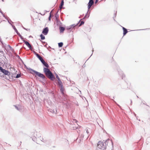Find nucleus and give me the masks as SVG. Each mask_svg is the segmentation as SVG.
Instances as JSON below:
<instances>
[{
	"label": "nucleus",
	"mask_w": 150,
	"mask_h": 150,
	"mask_svg": "<svg viewBox=\"0 0 150 150\" xmlns=\"http://www.w3.org/2000/svg\"><path fill=\"white\" fill-rule=\"evenodd\" d=\"M12 27L17 34L19 33L14 25H12Z\"/></svg>",
	"instance_id": "nucleus-17"
},
{
	"label": "nucleus",
	"mask_w": 150,
	"mask_h": 150,
	"mask_svg": "<svg viewBox=\"0 0 150 150\" xmlns=\"http://www.w3.org/2000/svg\"><path fill=\"white\" fill-rule=\"evenodd\" d=\"M7 75L9 77V79H12L13 77L12 76L13 75L11 74V73H10V74H9V75Z\"/></svg>",
	"instance_id": "nucleus-25"
},
{
	"label": "nucleus",
	"mask_w": 150,
	"mask_h": 150,
	"mask_svg": "<svg viewBox=\"0 0 150 150\" xmlns=\"http://www.w3.org/2000/svg\"><path fill=\"white\" fill-rule=\"evenodd\" d=\"M22 28H23V29H24L26 30H28L26 28H24V27H23V26H22Z\"/></svg>",
	"instance_id": "nucleus-51"
},
{
	"label": "nucleus",
	"mask_w": 150,
	"mask_h": 150,
	"mask_svg": "<svg viewBox=\"0 0 150 150\" xmlns=\"http://www.w3.org/2000/svg\"><path fill=\"white\" fill-rule=\"evenodd\" d=\"M0 71L2 72L5 75H7L10 74V72L7 70L4 69L1 66H0Z\"/></svg>",
	"instance_id": "nucleus-5"
},
{
	"label": "nucleus",
	"mask_w": 150,
	"mask_h": 150,
	"mask_svg": "<svg viewBox=\"0 0 150 150\" xmlns=\"http://www.w3.org/2000/svg\"><path fill=\"white\" fill-rule=\"evenodd\" d=\"M43 66L45 67V68H49V66L47 62H46Z\"/></svg>",
	"instance_id": "nucleus-23"
},
{
	"label": "nucleus",
	"mask_w": 150,
	"mask_h": 150,
	"mask_svg": "<svg viewBox=\"0 0 150 150\" xmlns=\"http://www.w3.org/2000/svg\"><path fill=\"white\" fill-rule=\"evenodd\" d=\"M84 135L83 134H81V137H80V140L81 139H82L84 137Z\"/></svg>",
	"instance_id": "nucleus-35"
},
{
	"label": "nucleus",
	"mask_w": 150,
	"mask_h": 150,
	"mask_svg": "<svg viewBox=\"0 0 150 150\" xmlns=\"http://www.w3.org/2000/svg\"><path fill=\"white\" fill-rule=\"evenodd\" d=\"M77 122V121L76 119H73V122Z\"/></svg>",
	"instance_id": "nucleus-43"
},
{
	"label": "nucleus",
	"mask_w": 150,
	"mask_h": 150,
	"mask_svg": "<svg viewBox=\"0 0 150 150\" xmlns=\"http://www.w3.org/2000/svg\"><path fill=\"white\" fill-rule=\"evenodd\" d=\"M55 75L56 76V78L58 80L60 79L59 77V76H58V75L57 74L55 73Z\"/></svg>",
	"instance_id": "nucleus-30"
},
{
	"label": "nucleus",
	"mask_w": 150,
	"mask_h": 150,
	"mask_svg": "<svg viewBox=\"0 0 150 150\" xmlns=\"http://www.w3.org/2000/svg\"><path fill=\"white\" fill-rule=\"evenodd\" d=\"M121 27L122 28V29L123 30V36H125L126 34L128 32L127 31V29L126 28L122 26H121Z\"/></svg>",
	"instance_id": "nucleus-10"
},
{
	"label": "nucleus",
	"mask_w": 150,
	"mask_h": 150,
	"mask_svg": "<svg viewBox=\"0 0 150 150\" xmlns=\"http://www.w3.org/2000/svg\"><path fill=\"white\" fill-rule=\"evenodd\" d=\"M42 42L43 44H45V45H44V46L45 47H46V48L48 49L49 50V48L51 49V47L50 46H49L48 47H47V42H45L42 41Z\"/></svg>",
	"instance_id": "nucleus-14"
},
{
	"label": "nucleus",
	"mask_w": 150,
	"mask_h": 150,
	"mask_svg": "<svg viewBox=\"0 0 150 150\" xmlns=\"http://www.w3.org/2000/svg\"><path fill=\"white\" fill-rule=\"evenodd\" d=\"M0 42L1 43V44L2 46H3V47H4V46H5L4 43H3V41H2V39H1V38L0 36Z\"/></svg>",
	"instance_id": "nucleus-27"
},
{
	"label": "nucleus",
	"mask_w": 150,
	"mask_h": 150,
	"mask_svg": "<svg viewBox=\"0 0 150 150\" xmlns=\"http://www.w3.org/2000/svg\"><path fill=\"white\" fill-rule=\"evenodd\" d=\"M46 62L45 61H44V62H42V64L43 65H44V64L46 63Z\"/></svg>",
	"instance_id": "nucleus-48"
},
{
	"label": "nucleus",
	"mask_w": 150,
	"mask_h": 150,
	"mask_svg": "<svg viewBox=\"0 0 150 150\" xmlns=\"http://www.w3.org/2000/svg\"><path fill=\"white\" fill-rule=\"evenodd\" d=\"M55 20L56 21L57 23L59 21V19H58V18L55 19Z\"/></svg>",
	"instance_id": "nucleus-44"
},
{
	"label": "nucleus",
	"mask_w": 150,
	"mask_h": 150,
	"mask_svg": "<svg viewBox=\"0 0 150 150\" xmlns=\"http://www.w3.org/2000/svg\"><path fill=\"white\" fill-rule=\"evenodd\" d=\"M7 20V19H9V18L8 17H6V16H5L4 17Z\"/></svg>",
	"instance_id": "nucleus-53"
},
{
	"label": "nucleus",
	"mask_w": 150,
	"mask_h": 150,
	"mask_svg": "<svg viewBox=\"0 0 150 150\" xmlns=\"http://www.w3.org/2000/svg\"><path fill=\"white\" fill-rule=\"evenodd\" d=\"M150 137H148L147 138V140H150Z\"/></svg>",
	"instance_id": "nucleus-58"
},
{
	"label": "nucleus",
	"mask_w": 150,
	"mask_h": 150,
	"mask_svg": "<svg viewBox=\"0 0 150 150\" xmlns=\"http://www.w3.org/2000/svg\"><path fill=\"white\" fill-rule=\"evenodd\" d=\"M59 29L60 33H62L63 32L65 28L63 27L60 26L59 27Z\"/></svg>",
	"instance_id": "nucleus-15"
},
{
	"label": "nucleus",
	"mask_w": 150,
	"mask_h": 150,
	"mask_svg": "<svg viewBox=\"0 0 150 150\" xmlns=\"http://www.w3.org/2000/svg\"><path fill=\"white\" fill-rule=\"evenodd\" d=\"M32 140H33V141L36 142L38 144V143H37V142L36 141V139H37V138L36 137H33L32 138Z\"/></svg>",
	"instance_id": "nucleus-32"
},
{
	"label": "nucleus",
	"mask_w": 150,
	"mask_h": 150,
	"mask_svg": "<svg viewBox=\"0 0 150 150\" xmlns=\"http://www.w3.org/2000/svg\"><path fill=\"white\" fill-rule=\"evenodd\" d=\"M51 12L50 13V15L48 17V19L49 21H50L51 20Z\"/></svg>",
	"instance_id": "nucleus-26"
},
{
	"label": "nucleus",
	"mask_w": 150,
	"mask_h": 150,
	"mask_svg": "<svg viewBox=\"0 0 150 150\" xmlns=\"http://www.w3.org/2000/svg\"><path fill=\"white\" fill-rule=\"evenodd\" d=\"M116 14H117V11H116V12H115L114 14V16L113 17V19H114V20L115 21V18H114L116 16Z\"/></svg>",
	"instance_id": "nucleus-34"
},
{
	"label": "nucleus",
	"mask_w": 150,
	"mask_h": 150,
	"mask_svg": "<svg viewBox=\"0 0 150 150\" xmlns=\"http://www.w3.org/2000/svg\"><path fill=\"white\" fill-rule=\"evenodd\" d=\"M64 5V0H62L61 1V2L60 6H59V8H60V9L62 8H65L64 7H63V6Z\"/></svg>",
	"instance_id": "nucleus-13"
},
{
	"label": "nucleus",
	"mask_w": 150,
	"mask_h": 150,
	"mask_svg": "<svg viewBox=\"0 0 150 150\" xmlns=\"http://www.w3.org/2000/svg\"><path fill=\"white\" fill-rule=\"evenodd\" d=\"M43 72L47 77L51 81H53L55 79V76L52 73L50 70L49 68H43Z\"/></svg>",
	"instance_id": "nucleus-3"
},
{
	"label": "nucleus",
	"mask_w": 150,
	"mask_h": 150,
	"mask_svg": "<svg viewBox=\"0 0 150 150\" xmlns=\"http://www.w3.org/2000/svg\"><path fill=\"white\" fill-rule=\"evenodd\" d=\"M42 63L45 61L42 58H41L40 60H39Z\"/></svg>",
	"instance_id": "nucleus-38"
},
{
	"label": "nucleus",
	"mask_w": 150,
	"mask_h": 150,
	"mask_svg": "<svg viewBox=\"0 0 150 150\" xmlns=\"http://www.w3.org/2000/svg\"><path fill=\"white\" fill-rule=\"evenodd\" d=\"M15 107V108L17 110H18L19 111H20L21 110V108H19L18 106H17L16 105H14Z\"/></svg>",
	"instance_id": "nucleus-33"
},
{
	"label": "nucleus",
	"mask_w": 150,
	"mask_h": 150,
	"mask_svg": "<svg viewBox=\"0 0 150 150\" xmlns=\"http://www.w3.org/2000/svg\"><path fill=\"white\" fill-rule=\"evenodd\" d=\"M49 32V28L48 27H46L43 29L42 33L45 35H46Z\"/></svg>",
	"instance_id": "nucleus-7"
},
{
	"label": "nucleus",
	"mask_w": 150,
	"mask_h": 150,
	"mask_svg": "<svg viewBox=\"0 0 150 150\" xmlns=\"http://www.w3.org/2000/svg\"><path fill=\"white\" fill-rule=\"evenodd\" d=\"M42 83H43V85H45V83L44 82H42Z\"/></svg>",
	"instance_id": "nucleus-63"
},
{
	"label": "nucleus",
	"mask_w": 150,
	"mask_h": 150,
	"mask_svg": "<svg viewBox=\"0 0 150 150\" xmlns=\"http://www.w3.org/2000/svg\"><path fill=\"white\" fill-rule=\"evenodd\" d=\"M117 71L119 74L121 76H122V79H123L125 77V75L123 73L122 71L120 69H117Z\"/></svg>",
	"instance_id": "nucleus-8"
},
{
	"label": "nucleus",
	"mask_w": 150,
	"mask_h": 150,
	"mask_svg": "<svg viewBox=\"0 0 150 150\" xmlns=\"http://www.w3.org/2000/svg\"><path fill=\"white\" fill-rule=\"evenodd\" d=\"M0 52L1 53H3V51H0Z\"/></svg>",
	"instance_id": "nucleus-59"
},
{
	"label": "nucleus",
	"mask_w": 150,
	"mask_h": 150,
	"mask_svg": "<svg viewBox=\"0 0 150 150\" xmlns=\"http://www.w3.org/2000/svg\"><path fill=\"white\" fill-rule=\"evenodd\" d=\"M85 130L86 131V132L87 133V134H88V135L89 134V132L88 131V129H85Z\"/></svg>",
	"instance_id": "nucleus-39"
},
{
	"label": "nucleus",
	"mask_w": 150,
	"mask_h": 150,
	"mask_svg": "<svg viewBox=\"0 0 150 150\" xmlns=\"http://www.w3.org/2000/svg\"><path fill=\"white\" fill-rule=\"evenodd\" d=\"M105 143V145L107 144L108 145V143L111 144L112 146H113V143L112 140H110L109 139H108L105 142L103 143L100 141H99L97 144V146L98 148L100 149H102L103 146H104V144Z\"/></svg>",
	"instance_id": "nucleus-4"
},
{
	"label": "nucleus",
	"mask_w": 150,
	"mask_h": 150,
	"mask_svg": "<svg viewBox=\"0 0 150 150\" xmlns=\"http://www.w3.org/2000/svg\"><path fill=\"white\" fill-rule=\"evenodd\" d=\"M40 14L41 15H43V16H44L45 15V13H40Z\"/></svg>",
	"instance_id": "nucleus-54"
},
{
	"label": "nucleus",
	"mask_w": 150,
	"mask_h": 150,
	"mask_svg": "<svg viewBox=\"0 0 150 150\" xmlns=\"http://www.w3.org/2000/svg\"><path fill=\"white\" fill-rule=\"evenodd\" d=\"M130 101H131V103H130V104L131 105H132V101L131 100H130Z\"/></svg>",
	"instance_id": "nucleus-57"
},
{
	"label": "nucleus",
	"mask_w": 150,
	"mask_h": 150,
	"mask_svg": "<svg viewBox=\"0 0 150 150\" xmlns=\"http://www.w3.org/2000/svg\"><path fill=\"white\" fill-rule=\"evenodd\" d=\"M93 4L94 1L93 0H89V1L88 4V12L90 10H92V9H91V7Z\"/></svg>",
	"instance_id": "nucleus-6"
},
{
	"label": "nucleus",
	"mask_w": 150,
	"mask_h": 150,
	"mask_svg": "<svg viewBox=\"0 0 150 150\" xmlns=\"http://www.w3.org/2000/svg\"><path fill=\"white\" fill-rule=\"evenodd\" d=\"M41 141H42V142H45V140H44V139L43 138H42V139H41Z\"/></svg>",
	"instance_id": "nucleus-42"
},
{
	"label": "nucleus",
	"mask_w": 150,
	"mask_h": 150,
	"mask_svg": "<svg viewBox=\"0 0 150 150\" xmlns=\"http://www.w3.org/2000/svg\"><path fill=\"white\" fill-rule=\"evenodd\" d=\"M48 111L53 113H55V111L54 109H49Z\"/></svg>",
	"instance_id": "nucleus-19"
},
{
	"label": "nucleus",
	"mask_w": 150,
	"mask_h": 150,
	"mask_svg": "<svg viewBox=\"0 0 150 150\" xmlns=\"http://www.w3.org/2000/svg\"><path fill=\"white\" fill-rule=\"evenodd\" d=\"M72 125L73 126L72 127L73 128V129L74 130H75V129H76L77 128H79L78 127H79V126L78 125V127L74 126V125Z\"/></svg>",
	"instance_id": "nucleus-28"
},
{
	"label": "nucleus",
	"mask_w": 150,
	"mask_h": 150,
	"mask_svg": "<svg viewBox=\"0 0 150 150\" xmlns=\"http://www.w3.org/2000/svg\"><path fill=\"white\" fill-rule=\"evenodd\" d=\"M90 13H91V10H90V11L88 12V11L86 13L85 16L83 18V19H85L86 18H88L90 16Z\"/></svg>",
	"instance_id": "nucleus-11"
},
{
	"label": "nucleus",
	"mask_w": 150,
	"mask_h": 150,
	"mask_svg": "<svg viewBox=\"0 0 150 150\" xmlns=\"http://www.w3.org/2000/svg\"><path fill=\"white\" fill-rule=\"evenodd\" d=\"M63 45V43L62 42H60L58 43V47H62Z\"/></svg>",
	"instance_id": "nucleus-20"
},
{
	"label": "nucleus",
	"mask_w": 150,
	"mask_h": 150,
	"mask_svg": "<svg viewBox=\"0 0 150 150\" xmlns=\"http://www.w3.org/2000/svg\"><path fill=\"white\" fill-rule=\"evenodd\" d=\"M98 0H96L95 1V4H96L98 2Z\"/></svg>",
	"instance_id": "nucleus-50"
},
{
	"label": "nucleus",
	"mask_w": 150,
	"mask_h": 150,
	"mask_svg": "<svg viewBox=\"0 0 150 150\" xmlns=\"http://www.w3.org/2000/svg\"><path fill=\"white\" fill-rule=\"evenodd\" d=\"M58 11H59V10L55 13V19L58 18L59 17V14H58Z\"/></svg>",
	"instance_id": "nucleus-21"
},
{
	"label": "nucleus",
	"mask_w": 150,
	"mask_h": 150,
	"mask_svg": "<svg viewBox=\"0 0 150 150\" xmlns=\"http://www.w3.org/2000/svg\"><path fill=\"white\" fill-rule=\"evenodd\" d=\"M23 41L30 49H31L32 46L30 44L28 41H26L24 40H23Z\"/></svg>",
	"instance_id": "nucleus-9"
},
{
	"label": "nucleus",
	"mask_w": 150,
	"mask_h": 150,
	"mask_svg": "<svg viewBox=\"0 0 150 150\" xmlns=\"http://www.w3.org/2000/svg\"><path fill=\"white\" fill-rule=\"evenodd\" d=\"M45 11L46 12H49V11H46V10H45Z\"/></svg>",
	"instance_id": "nucleus-62"
},
{
	"label": "nucleus",
	"mask_w": 150,
	"mask_h": 150,
	"mask_svg": "<svg viewBox=\"0 0 150 150\" xmlns=\"http://www.w3.org/2000/svg\"><path fill=\"white\" fill-rule=\"evenodd\" d=\"M8 47L10 48V50H11V51H13V50H14L13 49L11 46L10 45H8Z\"/></svg>",
	"instance_id": "nucleus-31"
},
{
	"label": "nucleus",
	"mask_w": 150,
	"mask_h": 150,
	"mask_svg": "<svg viewBox=\"0 0 150 150\" xmlns=\"http://www.w3.org/2000/svg\"><path fill=\"white\" fill-rule=\"evenodd\" d=\"M40 55H39V54H37V56H36L38 58V57H40Z\"/></svg>",
	"instance_id": "nucleus-47"
},
{
	"label": "nucleus",
	"mask_w": 150,
	"mask_h": 150,
	"mask_svg": "<svg viewBox=\"0 0 150 150\" xmlns=\"http://www.w3.org/2000/svg\"><path fill=\"white\" fill-rule=\"evenodd\" d=\"M60 91L61 93L63 95L64 97H66V95H65L64 92V89L63 87V86L60 87Z\"/></svg>",
	"instance_id": "nucleus-12"
},
{
	"label": "nucleus",
	"mask_w": 150,
	"mask_h": 150,
	"mask_svg": "<svg viewBox=\"0 0 150 150\" xmlns=\"http://www.w3.org/2000/svg\"><path fill=\"white\" fill-rule=\"evenodd\" d=\"M33 52L34 54L36 56H37V54H38L36 52H35V51H34Z\"/></svg>",
	"instance_id": "nucleus-41"
},
{
	"label": "nucleus",
	"mask_w": 150,
	"mask_h": 150,
	"mask_svg": "<svg viewBox=\"0 0 150 150\" xmlns=\"http://www.w3.org/2000/svg\"><path fill=\"white\" fill-rule=\"evenodd\" d=\"M58 81V85L60 86V87L63 86L62 83L60 79H59Z\"/></svg>",
	"instance_id": "nucleus-16"
},
{
	"label": "nucleus",
	"mask_w": 150,
	"mask_h": 150,
	"mask_svg": "<svg viewBox=\"0 0 150 150\" xmlns=\"http://www.w3.org/2000/svg\"><path fill=\"white\" fill-rule=\"evenodd\" d=\"M11 74H12V75H12V77H14V78H15V75H16V74H12V73H11Z\"/></svg>",
	"instance_id": "nucleus-40"
},
{
	"label": "nucleus",
	"mask_w": 150,
	"mask_h": 150,
	"mask_svg": "<svg viewBox=\"0 0 150 150\" xmlns=\"http://www.w3.org/2000/svg\"><path fill=\"white\" fill-rule=\"evenodd\" d=\"M42 63L45 61L42 58H41L40 60H39Z\"/></svg>",
	"instance_id": "nucleus-37"
},
{
	"label": "nucleus",
	"mask_w": 150,
	"mask_h": 150,
	"mask_svg": "<svg viewBox=\"0 0 150 150\" xmlns=\"http://www.w3.org/2000/svg\"><path fill=\"white\" fill-rule=\"evenodd\" d=\"M57 109L56 108L55 109V113L56 114H57Z\"/></svg>",
	"instance_id": "nucleus-45"
},
{
	"label": "nucleus",
	"mask_w": 150,
	"mask_h": 150,
	"mask_svg": "<svg viewBox=\"0 0 150 150\" xmlns=\"http://www.w3.org/2000/svg\"><path fill=\"white\" fill-rule=\"evenodd\" d=\"M40 37L41 40H44L45 39V36L42 34L40 35Z\"/></svg>",
	"instance_id": "nucleus-18"
},
{
	"label": "nucleus",
	"mask_w": 150,
	"mask_h": 150,
	"mask_svg": "<svg viewBox=\"0 0 150 150\" xmlns=\"http://www.w3.org/2000/svg\"><path fill=\"white\" fill-rule=\"evenodd\" d=\"M2 16H3V17H4L5 16V15H4V14L3 15H2Z\"/></svg>",
	"instance_id": "nucleus-61"
},
{
	"label": "nucleus",
	"mask_w": 150,
	"mask_h": 150,
	"mask_svg": "<svg viewBox=\"0 0 150 150\" xmlns=\"http://www.w3.org/2000/svg\"><path fill=\"white\" fill-rule=\"evenodd\" d=\"M134 115L136 117V115L134 112Z\"/></svg>",
	"instance_id": "nucleus-60"
},
{
	"label": "nucleus",
	"mask_w": 150,
	"mask_h": 150,
	"mask_svg": "<svg viewBox=\"0 0 150 150\" xmlns=\"http://www.w3.org/2000/svg\"><path fill=\"white\" fill-rule=\"evenodd\" d=\"M0 13L2 14V15L4 14L3 12L2 11H0Z\"/></svg>",
	"instance_id": "nucleus-49"
},
{
	"label": "nucleus",
	"mask_w": 150,
	"mask_h": 150,
	"mask_svg": "<svg viewBox=\"0 0 150 150\" xmlns=\"http://www.w3.org/2000/svg\"><path fill=\"white\" fill-rule=\"evenodd\" d=\"M143 104H144V105H146L147 106H149L148 105H147V104H145V103H143Z\"/></svg>",
	"instance_id": "nucleus-56"
},
{
	"label": "nucleus",
	"mask_w": 150,
	"mask_h": 150,
	"mask_svg": "<svg viewBox=\"0 0 150 150\" xmlns=\"http://www.w3.org/2000/svg\"><path fill=\"white\" fill-rule=\"evenodd\" d=\"M40 14L41 15H43V16H44L45 15V13H40Z\"/></svg>",
	"instance_id": "nucleus-55"
},
{
	"label": "nucleus",
	"mask_w": 150,
	"mask_h": 150,
	"mask_svg": "<svg viewBox=\"0 0 150 150\" xmlns=\"http://www.w3.org/2000/svg\"><path fill=\"white\" fill-rule=\"evenodd\" d=\"M7 20L8 22L12 26V25H13L11 23H13V22H12V21L9 18L8 19H7Z\"/></svg>",
	"instance_id": "nucleus-22"
},
{
	"label": "nucleus",
	"mask_w": 150,
	"mask_h": 150,
	"mask_svg": "<svg viewBox=\"0 0 150 150\" xmlns=\"http://www.w3.org/2000/svg\"><path fill=\"white\" fill-rule=\"evenodd\" d=\"M81 19L76 24H74L70 25L69 26H67L65 28L69 32H73V30H74L75 28H78L80 26L84 23V22L83 21H81Z\"/></svg>",
	"instance_id": "nucleus-2"
},
{
	"label": "nucleus",
	"mask_w": 150,
	"mask_h": 150,
	"mask_svg": "<svg viewBox=\"0 0 150 150\" xmlns=\"http://www.w3.org/2000/svg\"><path fill=\"white\" fill-rule=\"evenodd\" d=\"M149 29H150V28H146V29H143L137 30H149Z\"/></svg>",
	"instance_id": "nucleus-36"
},
{
	"label": "nucleus",
	"mask_w": 150,
	"mask_h": 150,
	"mask_svg": "<svg viewBox=\"0 0 150 150\" xmlns=\"http://www.w3.org/2000/svg\"><path fill=\"white\" fill-rule=\"evenodd\" d=\"M42 58V57L40 56L38 58L39 59V60H40Z\"/></svg>",
	"instance_id": "nucleus-52"
},
{
	"label": "nucleus",
	"mask_w": 150,
	"mask_h": 150,
	"mask_svg": "<svg viewBox=\"0 0 150 150\" xmlns=\"http://www.w3.org/2000/svg\"><path fill=\"white\" fill-rule=\"evenodd\" d=\"M16 56L17 58H18V59H19L21 60V61L24 64L25 67H26V68L28 70L30 71V73L33 74H35L36 75L38 76V77L42 78L44 81H46L47 79L45 78V76H44L43 74H42L37 71H36L35 70L31 69V68H27L26 65L25 64H24L23 61L21 59L20 57V56L17 54L16 55Z\"/></svg>",
	"instance_id": "nucleus-1"
},
{
	"label": "nucleus",
	"mask_w": 150,
	"mask_h": 150,
	"mask_svg": "<svg viewBox=\"0 0 150 150\" xmlns=\"http://www.w3.org/2000/svg\"><path fill=\"white\" fill-rule=\"evenodd\" d=\"M23 47V48H24V49H26V48H25V47Z\"/></svg>",
	"instance_id": "nucleus-64"
},
{
	"label": "nucleus",
	"mask_w": 150,
	"mask_h": 150,
	"mask_svg": "<svg viewBox=\"0 0 150 150\" xmlns=\"http://www.w3.org/2000/svg\"><path fill=\"white\" fill-rule=\"evenodd\" d=\"M21 76V75L20 74H17L16 76H15V78H18L20 77Z\"/></svg>",
	"instance_id": "nucleus-29"
},
{
	"label": "nucleus",
	"mask_w": 150,
	"mask_h": 150,
	"mask_svg": "<svg viewBox=\"0 0 150 150\" xmlns=\"http://www.w3.org/2000/svg\"><path fill=\"white\" fill-rule=\"evenodd\" d=\"M20 37L21 39L23 41V40H24L23 39V37L21 36V34L19 33H18L17 34Z\"/></svg>",
	"instance_id": "nucleus-24"
},
{
	"label": "nucleus",
	"mask_w": 150,
	"mask_h": 150,
	"mask_svg": "<svg viewBox=\"0 0 150 150\" xmlns=\"http://www.w3.org/2000/svg\"><path fill=\"white\" fill-rule=\"evenodd\" d=\"M93 51L94 50H93L92 51V54L90 56V57L87 60V61L91 57L92 55L93 54Z\"/></svg>",
	"instance_id": "nucleus-46"
}]
</instances>
